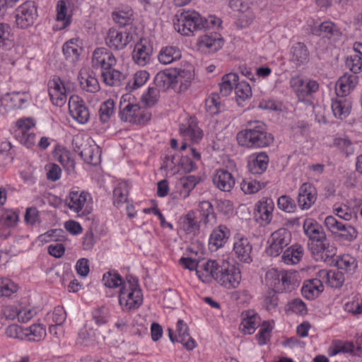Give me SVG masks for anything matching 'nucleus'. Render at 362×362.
<instances>
[{"instance_id":"obj_1","label":"nucleus","mask_w":362,"mask_h":362,"mask_svg":"<svg viewBox=\"0 0 362 362\" xmlns=\"http://www.w3.org/2000/svg\"><path fill=\"white\" fill-rule=\"evenodd\" d=\"M240 146L247 148L269 146L274 141L273 135L268 132L266 125L260 121H250L247 127L237 134Z\"/></svg>"},{"instance_id":"obj_2","label":"nucleus","mask_w":362,"mask_h":362,"mask_svg":"<svg viewBox=\"0 0 362 362\" xmlns=\"http://www.w3.org/2000/svg\"><path fill=\"white\" fill-rule=\"evenodd\" d=\"M208 20L203 18L194 10L179 11L175 16V29L182 35H193L195 31L209 28Z\"/></svg>"},{"instance_id":"obj_3","label":"nucleus","mask_w":362,"mask_h":362,"mask_svg":"<svg viewBox=\"0 0 362 362\" xmlns=\"http://www.w3.org/2000/svg\"><path fill=\"white\" fill-rule=\"evenodd\" d=\"M141 290L138 286V280L133 276H127L119 291V303L124 311L138 308L142 303Z\"/></svg>"},{"instance_id":"obj_4","label":"nucleus","mask_w":362,"mask_h":362,"mask_svg":"<svg viewBox=\"0 0 362 362\" xmlns=\"http://www.w3.org/2000/svg\"><path fill=\"white\" fill-rule=\"evenodd\" d=\"M192 79L189 71L182 70L176 73L170 71L158 72L154 78V84L159 90L165 91L170 88H174L176 83H180L182 89H187Z\"/></svg>"},{"instance_id":"obj_5","label":"nucleus","mask_w":362,"mask_h":362,"mask_svg":"<svg viewBox=\"0 0 362 362\" xmlns=\"http://www.w3.org/2000/svg\"><path fill=\"white\" fill-rule=\"evenodd\" d=\"M327 230L341 241L352 242L358 235L356 229L350 224L339 221L335 217L328 216L325 219Z\"/></svg>"},{"instance_id":"obj_6","label":"nucleus","mask_w":362,"mask_h":362,"mask_svg":"<svg viewBox=\"0 0 362 362\" xmlns=\"http://www.w3.org/2000/svg\"><path fill=\"white\" fill-rule=\"evenodd\" d=\"M91 142L93 143V141L84 140L81 136H76L73 139V146L74 151L86 163L95 165L100 160V150L98 146L91 144Z\"/></svg>"},{"instance_id":"obj_7","label":"nucleus","mask_w":362,"mask_h":362,"mask_svg":"<svg viewBox=\"0 0 362 362\" xmlns=\"http://www.w3.org/2000/svg\"><path fill=\"white\" fill-rule=\"evenodd\" d=\"M217 274L216 281L228 289L237 288L240 283V269L228 262H223L219 265Z\"/></svg>"},{"instance_id":"obj_8","label":"nucleus","mask_w":362,"mask_h":362,"mask_svg":"<svg viewBox=\"0 0 362 362\" xmlns=\"http://www.w3.org/2000/svg\"><path fill=\"white\" fill-rule=\"evenodd\" d=\"M291 240V233L288 229L281 228L275 230L267 240L269 246L266 249L267 254L272 257L279 255Z\"/></svg>"},{"instance_id":"obj_9","label":"nucleus","mask_w":362,"mask_h":362,"mask_svg":"<svg viewBox=\"0 0 362 362\" xmlns=\"http://www.w3.org/2000/svg\"><path fill=\"white\" fill-rule=\"evenodd\" d=\"M119 117L124 122L144 124L150 120L151 114L147 110L141 108L139 104L129 103L121 107Z\"/></svg>"},{"instance_id":"obj_10","label":"nucleus","mask_w":362,"mask_h":362,"mask_svg":"<svg viewBox=\"0 0 362 362\" xmlns=\"http://www.w3.org/2000/svg\"><path fill=\"white\" fill-rule=\"evenodd\" d=\"M312 256L316 261L323 262L332 266L337 257V247L328 239L319 243H312L310 247Z\"/></svg>"},{"instance_id":"obj_11","label":"nucleus","mask_w":362,"mask_h":362,"mask_svg":"<svg viewBox=\"0 0 362 362\" xmlns=\"http://www.w3.org/2000/svg\"><path fill=\"white\" fill-rule=\"evenodd\" d=\"M228 6L236 13L235 24L240 28L248 27L255 18L248 0H230Z\"/></svg>"},{"instance_id":"obj_12","label":"nucleus","mask_w":362,"mask_h":362,"mask_svg":"<svg viewBox=\"0 0 362 362\" xmlns=\"http://www.w3.org/2000/svg\"><path fill=\"white\" fill-rule=\"evenodd\" d=\"M37 17V6L33 1L24 2L16 10V23L18 28H26L32 25Z\"/></svg>"},{"instance_id":"obj_13","label":"nucleus","mask_w":362,"mask_h":362,"mask_svg":"<svg viewBox=\"0 0 362 362\" xmlns=\"http://www.w3.org/2000/svg\"><path fill=\"white\" fill-rule=\"evenodd\" d=\"M290 86L299 100L304 101L306 97L313 95L319 90V83L313 79H303L298 76H293Z\"/></svg>"},{"instance_id":"obj_14","label":"nucleus","mask_w":362,"mask_h":362,"mask_svg":"<svg viewBox=\"0 0 362 362\" xmlns=\"http://www.w3.org/2000/svg\"><path fill=\"white\" fill-rule=\"evenodd\" d=\"M132 40L133 36L130 33L112 28L107 33L105 43L112 49L121 50Z\"/></svg>"},{"instance_id":"obj_15","label":"nucleus","mask_w":362,"mask_h":362,"mask_svg":"<svg viewBox=\"0 0 362 362\" xmlns=\"http://www.w3.org/2000/svg\"><path fill=\"white\" fill-rule=\"evenodd\" d=\"M117 59L112 52L105 47H98L92 54V66L102 71L109 69L116 65Z\"/></svg>"},{"instance_id":"obj_16","label":"nucleus","mask_w":362,"mask_h":362,"mask_svg":"<svg viewBox=\"0 0 362 362\" xmlns=\"http://www.w3.org/2000/svg\"><path fill=\"white\" fill-rule=\"evenodd\" d=\"M69 110L71 116L80 124L86 123L90 112L84 101L78 95H72L69 100Z\"/></svg>"},{"instance_id":"obj_17","label":"nucleus","mask_w":362,"mask_h":362,"mask_svg":"<svg viewBox=\"0 0 362 362\" xmlns=\"http://www.w3.org/2000/svg\"><path fill=\"white\" fill-rule=\"evenodd\" d=\"M223 45V38L217 33H211L200 36L197 42L198 49L204 53H213L220 49Z\"/></svg>"},{"instance_id":"obj_18","label":"nucleus","mask_w":362,"mask_h":362,"mask_svg":"<svg viewBox=\"0 0 362 362\" xmlns=\"http://www.w3.org/2000/svg\"><path fill=\"white\" fill-rule=\"evenodd\" d=\"M29 95L25 93H6L0 98V112L4 113L16 108H21L28 101Z\"/></svg>"},{"instance_id":"obj_19","label":"nucleus","mask_w":362,"mask_h":362,"mask_svg":"<svg viewBox=\"0 0 362 362\" xmlns=\"http://www.w3.org/2000/svg\"><path fill=\"white\" fill-rule=\"evenodd\" d=\"M153 47L149 42L143 39L135 45L132 59L136 64L144 66L150 62Z\"/></svg>"},{"instance_id":"obj_20","label":"nucleus","mask_w":362,"mask_h":362,"mask_svg":"<svg viewBox=\"0 0 362 362\" xmlns=\"http://www.w3.org/2000/svg\"><path fill=\"white\" fill-rule=\"evenodd\" d=\"M317 190L310 183H303L298 189V204L303 209H310L316 202Z\"/></svg>"},{"instance_id":"obj_21","label":"nucleus","mask_w":362,"mask_h":362,"mask_svg":"<svg viewBox=\"0 0 362 362\" xmlns=\"http://www.w3.org/2000/svg\"><path fill=\"white\" fill-rule=\"evenodd\" d=\"M303 228L305 235L313 243H319L327 238L322 226L312 218L304 221Z\"/></svg>"},{"instance_id":"obj_22","label":"nucleus","mask_w":362,"mask_h":362,"mask_svg":"<svg viewBox=\"0 0 362 362\" xmlns=\"http://www.w3.org/2000/svg\"><path fill=\"white\" fill-rule=\"evenodd\" d=\"M233 251L239 261L250 264L252 261V246L250 240L243 236H238L233 243Z\"/></svg>"},{"instance_id":"obj_23","label":"nucleus","mask_w":362,"mask_h":362,"mask_svg":"<svg viewBox=\"0 0 362 362\" xmlns=\"http://www.w3.org/2000/svg\"><path fill=\"white\" fill-rule=\"evenodd\" d=\"M219 264L216 260H207L199 262L197 268L199 279L204 283H210L213 279L216 281Z\"/></svg>"},{"instance_id":"obj_24","label":"nucleus","mask_w":362,"mask_h":362,"mask_svg":"<svg viewBox=\"0 0 362 362\" xmlns=\"http://www.w3.org/2000/svg\"><path fill=\"white\" fill-rule=\"evenodd\" d=\"M212 181L216 187L223 192H230L235 183L233 175L224 169L216 170Z\"/></svg>"},{"instance_id":"obj_25","label":"nucleus","mask_w":362,"mask_h":362,"mask_svg":"<svg viewBox=\"0 0 362 362\" xmlns=\"http://www.w3.org/2000/svg\"><path fill=\"white\" fill-rule=\"evenodd\" d=\"M358 82V77L356 74L346 73L337 81L336 94L337 96H346L353 90Z\"/></svg>"},{"instance_id":"obj_26","label":"nucleus","mask_w":362,"mask_h":362,"mask_svg":"<svg viewBox=\"0 0 362 362\" xmlns=\"http://www.w3.org/2000/svg\"><path fill=\"white\" fill-rule=\"evenodd\" d=\"M179 130L185 140H189L194 144L199 143L203 137L202 130L194 119H190L187 124H180Z\"/></svg>"},{"instance_id":"obj_27","label":"nucleus","mask_w":362,"mask_h":362,"mask_svg":"<svg viewBox=\"0 0 362 362\" xmlns=\"http://www.w3.org/2000/svg\"><path fill=\"white\" fill-rule=\"evenodd\" d=\"M49 95L53 104L61 106L66 100V88L59 78H54L49 82Z\"/></svg>"},{"instance_id":"obj_28","label":"nucleus","mask_w":362,"mask_h":362,"mask_svg":"<svg viewBox=\"0 0 362 362\" xmlns=\"http://www.w3.org/2000/svg\"><path fill=\"white\" fill-rule=\"evenodd\" d=\"M81 89L89 93H97L100 87L99 82L93 71L81 70L78 76Z\"/></svg>"},{"instance_id":"obj_29","label":"nucleus","mask_w":362,"mask_h":362,"mask_svg":"<svg viewBox=\"0 0 362 362\" xmlns=\"http://www.w3.org/2000/svg\"><path fill=\"white\" fill-rule=\"evenodd\" d=\"M268 163V155L264 152H260L250 157L247 167L251 173L260 175L267 170Z\"/></svg>"},{"instance_id":"obj_30","label":"nucleus","mask_w":362,"mask_h":362,"mask_svg":"<svg viewBox=\"0 0 362 362\" xmlns=\"http://www.w3.org/2000/svg\"><path fill=\"white\" fill-rule=\"evenodd\" d=\"M351 102L344 96H337L332 102V110L334 116L339 119L346 118L350 114Z\"/></svg>"},{"instance_id":"obj_31","label":"nucleus","mask_w":362,"mask_h":362,"mask_svg":"<svg viewBox=\"0 0 362 362\" xmlns=\"http://www.w3.org/2000/svg\"><path fill=\"white\" fill-rule=\"evenodd\" d=\"M274 204L272 199L266 198L260 200L256 205V211L259 218L265 223H271L273 218Z\"/></svg>"},{"instance_id":"obj_32","label":"nucleus","mask_w":362,"mask_h":362,"mask_svg":"<svg viewBox=\"0 0 362 362\" xmlns=\"http://www.w3.org/2000/svg\"><path fill=\"white\" fill-rule=\"evenodd\" d=\"M279 293L291 292L299 286L298 274L297 272L282 271Z\"/></svg>"},{"instance_id":"obj_33","label":"nucleus","mask_w":362,"mask_h":362,"mask_svg":"<svg viewBox=\"0 0 362 362\" xmlns=\"http://www.w3.org/2000/svg\"><path fill=\"white\" fill-rule=\"evenodd\" d=\"M230 236L229 229L224 225L214 228L209 238V245L217 250L223 247Z\"/></svg>"},{"instance_id":"obj_34","label":"nucleus","mask_w":362,"mask_h":362,"mask_svg":"<svg viewBox=\"0 0 362 362\" xmlns=\"http://www.w3.org/2000/svg\"><path fill=\"white\" fill-rule=\"evenodd\" d=\"M324 290L322 281L317 279H313L306 281L302 288V295L308 300H313L318 297L320 293Z\"/></svg>"},{"instance_id":"obj_35","label":"nucleus","mask_w":362,"mask_h":362,"mask_svg":"<svg viewBox=\"0 0 362 362\" xmlns=\"http://www.w3.org/2000/svg\"><path fill=\"white\" fill-rule=\"evenodd\" d=\"M176 332L177 338L176 341L182 344L188 350H192L195 347V341L190 337L188 327L183 320H179L177 322Z\"/></svg>"},{"instance_id":"obj_36","label":"nucleus","mask_w":362,"mask_h":362,"mask_svg":"<svg viewBox=\"0 0 362 362\" xmlns=\"http://www.w3.org/2000/svg\"><path fill=\"white\" fill-rule=\"evenodd\" d=\"M332 266H336L341 272L352 274L357 268V261L354 257L346 254L336 257Z\"/></svg>"},{"instance_id":"obj_37","label":"nucleus","mask_w":362,"mask_h":362,"mask_svg":"<svg viewBox=\"0 0 362 362\" xmlns=\"http://www.w3.org/2000/svg\"><path fill=\"white\" fill-rule=\"evenodd\" d=\"M78 39H71L63 46V53L66 60L75 64L79 58L82 51L81 47L78 44Z\"/></svg>"},{"instance_id":"obj_38","label":"nucleus","mask_w":362,"mask_h":362,"mask_svg":"<svg viewBox=\"0 0 362 362\" xmlns=\"http://www.w3.org/2000/svg\"><path fill=\"white\" fill-rule=\"evenodd\" d=\"M181 51L174 46L163 47L159 52L158 59L163 64H169L181 58Z\"/></svg>"},{"instance_id":"obj_39","label":"nucleus","mask_w":362,"mask_h":362,"mask_svg":"<svg viewBox=\"0 0 362 362\" xmlns=\"http://www.w3.org/2000/svg\"><path fill=\"white\" fill-rule=\"evenodd\" d=\"M320 276L332 288H339L344 281V276L341 271L322 270L320 272Z\"/></svg>"},{"instance_id":"obj_40","label":"nucleus","mask_w":362,"mask_h":362,"mask_svg":"<svg viewBox=\"0 0 362 362\" xmlns=\"http://www.w3.org/2000/svg\"><path fill=\"white\" fill-rule=\"evenodd\" d=\"M103 82L110 86H119L125 78V75L113 67L101 71Z\"/></svg>"},{"instance_id":"obj_41","label":"nucleus","mask_w":362,"mask_h":362,"mask_svg":"<svg viewBox=\"0 0 362 362\" xmlns=\"http://www.w3.org/2000/svg\"><path fill=\"white\" fill-rule=\"evenodd\" d=\"M292 61L296 62L297 66L305 64L309 61V52L303 42L294 44L291 48Z\"/></svg>"},{"instance_id":"obj_42","label":"nucleus","mask_w":362,"mask_h":362,"mask_svg":"<svg viewBox=\"0 0 362 362\" xmlns=\"http://www.w3.org/2000/svg\"><path fill=\"white\" fill-rule=\"evenodd\" d=\"M303 255V248L300 245H293L288 247L281 257L283 262L287 264H295L300 262Z\"/></svg>"},{"instance_id":"obj_43","label":"nucleus","mask_w":362,"mask_h":362,"mask_svg":"<svg viewBox=\"0 0 362 362\" xmlns=\"http://www.w3.org/2000/svg\"><path fill=\"white\" fill-rule=\"evenodd\" d=\"M66 205L74 212H79L86 202V194L83 192L71 191L66 199Z\"/></svg>"},{"instance_id":"obj_44","label":"nucleus","mask_w":362,"mask_h":362,"mask_svg":"<svg viewBox=\"0 0 362 362\" xmlns=\"http://www.w3.org/2000/svg\"><path fill=\"white\" fill-rule=\"evenodd\" d=\"M199 182V177L194 175H188L180 179L177 185L180 187V194L183 199L189 197L191 191L194 189Z\"/></svg>"},{"instance_id":"obj_45","label":"nucleus","mask_w":362,"mask_h":362,"mask_svg":"<svg viewBox=\"0 0 362 362\" xmlns=\"http://www.w3.org/2000/svg\"><path fill=\"white\" fill-rule=\"evenodd\" d=\"M54 157L69 173L74 171L75 161L71 158V153L69 151L64 148L59 149L55 151Z\"/></svg>"},{"instance_id":"obj_46","label":"nucleus","mask_w":362,"mask_h":362,"mask_svg":"<svg viewBox=\"0 0 362 362\" xmlns=\"http://www.w3.org/2000/svg\"><path fill=\"white\" fill-rule=\"evenodd\" d=\"M312 32L314 35L325 37H331L339 35L337 27L329 21L322 23L319 26L313 28Z\"/></svg>"},{"instance_id":"obj_47","label":"nucleus","mask_w":362,"mask_h":362,"mask_svg":"<svg viewBox=\"0 0 362 362\" xmlns=\"http://www.w3.org/2000/svg\"><path fill=\"white\" fill-rule=\"evenodd\" d=\"M24 333L26 335L24 340L30 341H39L46 336L45 328L40 324H34L24 328Z\"/></svg>"},{"instance_id":"obj_48","label":"nucleus","mask_w":362,"mask_h":362,"mask_svg":"<svg viewBox=\"0 0 362 362\" xmlns=\"http://www.w3.org/2000/svg\"><path fill=\"white\" fill-rule=\"evenodd\" d=\"M243 320L241 325L245 332L250 334L254 332L259 326V317L252 311H247L243 313Z\"/></svg>"},{"instance_id":"obj_49","label":"nucleus","mask_w":362,"mask_h":362,"mask_svg":"<svg viewBox=\"0 0 362 362\" xmlns=\"http://www.w3.org/2000/svg\"><path fill=\"white\" fill-rule=\"evenodd\" d=\"M199 210L202 216V221L205 225L213 224L216 221V215L211 202L202 201L199 204Z\"/></svg>"},{"instance_id":"obj_50","label":"nucleus","mask_w":362,"mask_h":362,"mask_svg":"<svg viewBox=\"0 0 362 362\" xmlns=\"http://www.w3.org/2000/svg\"><path fill=\"white\" fill-rule=\"evenodd\" d=\"M238 81V76L235 73L226 74L222 78V82L220 83V93L223 96L228 95L234 86Z\"/></svg>"},{"instance_id":"obj_51","label":"nucleus","mask_w":362,"mask_h":362,"mask_svg":"<svg viewBox=\"0 0 362 362\" xmlns=\"http://www.w3.org/2000/svg\"><path fill=\"white\" fill-rule=\"evenodd\" d=\"M354 353V354L361 355L362 354V346L360 344L357 348V352L354 351V345L352 342H344L339 343L333 346L329 350V356H335L340 353Z\"/></svg>"},{"instance_id":"obj_52","label":"nucleus","mask_w":362,"mask_h":362,"mask_svg":"<svg viewBox=\"0 0 362 362\" xmlns=\"http://www.w3.org/2000/svg\"><path fill=\"white\" fill-rule=\"evenodd\" d=\"M281 272H279L277 269H271L268 270L265 274V284L268 287V290H273L279 292L281 279Z\"/></svg>"},{"instance_id":"obj_53","label":"nucleus","mask_w":362,"mask_h":362,"mask_svg":"<svg viewBox=\"0 0 362 362\" xmlns=\"http://www.w3.org/2000/svg\"><path fill=\"white\" fill-rule=\"evenodd\" d=\"M71 18L65 1L63 0L59 1L57 6V21L62 23L59 29L66 28L71 23Z\"/></svg>"},{"instance_id":"obj_54","label":"nucleus","mask_w":362,"mask_h":362,"mask_svg":"<svg viewBox=\"0 0 362 362\" xmlns=\"http://www.w3.org/2000/svg\"><path fill=\"white\" fill-rule=\"evenodd\" d=\"M235 93L236 100L240 104L252 96V88L247 82L243 81L237 82Z\"/></svg>"},{"instance_id":"obj_55","label":"nucleus","mask_w":362,"mask_h":362,"mask_svg":"<svg viewBox=\"0 0 362 362\" xmlns=\"http://www.w3.org/2000/svg\"><path fill=\"white\" fill-rule=\"evenodd\" d=\"M149 78V74L146 71L141 70L136 71L132 79L127 84L129 90H133L141 87Z\"/></svg>"},{"instance_id":"obj_56","label":"nucleus","mask_w":362,"mask_h":362,"mask_svg":"<svg viewBox=\"0 0 362 362\" xmlns=\"http://www.w3.org/2000/svg\"><path fill=\"white\" fill-rule=\"evenodd\" d=\"M334 214L344 221H350L356 217V212L346 204H334L333 207Z\"/></svg>"},{"instance_id":"obj_57","label":"nucleus","mask_w":362,"mask_h":362,"mask_svg":"<svg viewBox=\"0 0 362 362\" xmlns=\"http://www.w3.org/2000/svg\"><path fill=\"white\" fill-rule=\"evenodd\" d=\"M115 112V102L109 99L103 102L99 109V118L103 123L107 122Z\"/></svg>"},{"instance_id":"obj_58","label":"nucleus","mask_w":362,"mask_h":362,"mask_svg":"<svg viewBox=\"0 0 362 362\" xmlns=\"http://www.w3.org/2000/svg\"><path fill=\"white\" fill-rule=\"evenodd\" d=\"M133 11L130 8L119 10L112 13L114 21L121 26L129 25L132 22Z\"/></svg>"},{"instance_id":"obj_59","label":"nucleus","mask_w":362,"mask_h":362,"mask_svg":"<svg viewBox=\"0 0 362 362\" xmlns=\"http://www.w3.org/2000/svg\"><path fill=\"white\" fill-rule=\"evenodd\" d=\"M13 38L8 24L0 23V47H8L13 44Z\"/></svg>"},{"instance_id":"obj_60","label":"nucleus","mask_w":362,"mask_h":362,"mask_svg":"<svg viewBox=\"0 0 362 362\" xmlns=\"http://www.w3.org/2000/svg\"><path fill=\"white\" fill-rule=\"evenodd\" d=\"M264 187L263 183L251 178L243 180L240 184L241 190L247 194L257 193Z\"/></svg>"},{"instance_id":"obj_61","label":"nucleus","mask_w":362,"mask_h":362,"mask_svg":"<svg viewBox=\"0 0 362 362\" xmlns=\"http://www.w3.org/2000/svg\"><path fill=\"white\" fill-rule=\"evenodd\" d=\"M17 291V286L11 279L7 278L0 279V298L10 297Z\"/></svg>"},{"instance_id":"obj_62","label":"nucleus","mask_w":362,"mask_h":362,"mask_svg":"<svg viewBox=\"0 0 362 362\" xmlns=\"http://www.w3.org/2000/svg\"><path fill=\"white\" fill-rule=\"evenodd\" d=\"M128 188L126 183H120L113 191L114 204L119 206L121 204L127 202L128 196Z\"/></svg>"},{"instance_id":"obj_63","label":"nucleus","mask_w":362,"mask_h":362,"mask_svg":"<svg viewBox=\"0 0 362 362\" xmlns=\"http://www.w3.org/2000/svg\"><path fill=\"white\" fill-rule=\"evenodd\" d=\"M276 293L279 292L268 290L264 296L263 306L269 312L276 310L278 306L279 299Z\"/></svg>"},{"instance_id":"obj_64","label":"nucleus","mask_w":362,"mask_h":362,"mask_svg":"<svg viewBox=\"0 0 362 362\" xmlns=\"http://www.w3.org/2000/svg\"><path fill=\"white\" fill-rule=\"evenodd\" d=\"M277 206L279 209L286 213H293L296 209L295 201L288 195H282L277 200Z\"/></svg>"}]
</instances>
